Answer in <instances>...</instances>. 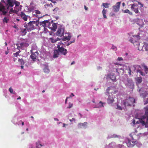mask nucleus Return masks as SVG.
Here are the masks:
<instances>
[{"label":"nucleus","instance_id":"8","mask_svg":"<svg viewBox=\"0 0 148 148\" xmlns=\"http://www.w3.org/2000/svg\"><path fill=\"white\" fill-rule=\"evenodd\" d=\"M121 2H117L115 5L112 6V8L114 10V12H117L119 11V8L120 5L121 4Z\"/></svg>","mask_w":148,"mask_h":148},{"label":"nucleus","instance_id":"24","mask_svg":"<svg viewBox=\"0 0 148 148\" xmlns=\"http://www.w3.org/2000/svg\"><path fill=\"white\" fill-rule=\"evenodd\" d=\"M45 73H48L49 72V70L48 68V66L45 65V67L43 69Z\"/></svg>","mask_w":148,"mask_h":148},{"label":"nucleus","instance_id":"53","mask_svg":"<svg viewBox=\"0 0 148 148\" xmlns=\"http://www.w3.org/2000/svg\"><path fill=\"white\" fill-rule=\"evenodd\" d=\"M8 53H9V52L8 51H5V54L6 55H7L8 54Z\"/></svg>","mask_w":148,"mask_h":148},{"label":"nucleus","instance_id":"39","mask_svg":"<svg viewBox=\"0 0 148 148\" xmlns=\"http://www.w3.org/2000/svg\"><path fill=\"white\" fill-rule=\"evenodd\" d=\"M18 45H19L18 44H16V46H17V49H18V50H19V51L20 50H19L20 49H23L22 47L21 46V45L18 46Z\"/></svg>","mask_w":148,"mask_h":148},{"label":"nucleus","instance_id":"32","mask_svg":"<svg viewBox=\"0 0 148 148\" xmlns=\"http://www.w3.org/2000/svg\"><path fill=\"white\" fill-rule=\"evenodd\" d=\"M18 62L20 63V64L22 65H23L25 63V62L22 59H19L18 60Z\"/></svg>","mask_w":148,"mask_h":148},{"label":"nucleus","instance_id":"17","mask_svg":"<svg viewBox=\"0 0 148 148\" xmlns=\"http://www.w3.org/2000/svg\"><path fill=\"white\" fill-rule=\"evenodd\" d=\"M114 101V100L112 97L109 96L108 98L107 99L108 103L109 104L112 103Z\"/></svg>","mask_w":148,"mask_h":148},{"label":"nucleus","instance_id":"45","mask_svg":"<svg viewBox=\"0 0 148 148\" xmlns=\"http://www.w3.org/2000/svg\"><path fill=\"white\" fill-rule=\"evenodd\" d=\"M71 97V95H70L69 96V97H67L66 98V99L65 100V104L66 103H67V99L70 98V97Z\"/></svg>","mask_w":148,"mask_h":148},{"label":"nucleus","instance_id":"63","mask_svg":"<svg viewBox=\"0 0 148 148\" xmlns=\"http://www.w3.org/2000/svg\"><path fill=\"white\" fill-rule=\"evenodd\" d=\"M21 99V98L20 97H19L17 99Z\"/></svg>","mask_w":148,"mask_h":148},{"label":"nucleus","instance_id":"16","mask_svg":"<svg viewBox=\"0 0 148 148\" xmlns=\"http://www.w3.org/2000/svg\"><path fill=\"white\" fill-rule=\"evenodd\" d=\"M21 17L25 21H26L27 19V16L25 13L22 12L21 14Z\"/></svg>","mask_w":148,"mask_h":148},{"label":"nucleus","instance_id":"31","mask_svg":"<svg viewBox=\"0 0 148 148\" xmlns=\"http://www.w3.org/2000/svg\"><path fill=\"white\" fill-rule=\"evenodd\" d=\"M21 51L19 50V51L16 52V53H14L13 54L14 56L17 57L18 56H20L19 53Z\"/></svg>","mask_w":148,"mask_h":148},{"label":"nucleus","instance_id":"1","mask_svg":"<svg viewBox=\"0 0 148 148\" xmlns=\"http://www.w3.org/2000/svg\"><path fill=\"white\" fill-rule=\"evenodd\" d=\"M14 4L12 0H7L6 3L3 0L1 1L0 3V11L2 12V14L4 15L8 12L9 7H12Z\"/></svg>","mask_w":148,"mask_h":148},{"label":"nucleus","instance_id":"58","mask_svg":"<svg viewBox=\"0 0 148 148\" xmlns=\"http://www.w3.org/2000/svg\"><path fill=\"white\" fill-rule=\"evenodd\" d=\"M79 114L80 115L81 117L82 118V115L80 113H79Z\"/></svg>","mask_w":148,"mask_h":148},{"label":"nucleus","instance_id":"3","mask_svg":"<svg viewBox=\"0 0 148 148\" xmlns=\"http://www.w3.org/2000/svg\"><path fill=\"white\" fill-rule=\"evenodd\" d=\"M144 109L145 110V114L141 119L136 121V123H140L142 125H145L146 127L148 124V106L145 107Z\"/></svg>","mask_w":148,"mask_h":148},{"label":"nucleus","instance_id":"12","mask_svg":"<svg viewBox=\"0 0 148 148\" xmlns=\"http://www.w3.org/2000/svg\"><path fill=\"white\" fill-rule=\"evenodd\" d=\"M127 145L128 147H132L136 143V141H131L129 139H127Z\"/></svg>","mask_w":148,"mask_h":148},{"label":"nucleus","instance_id":"22","mask_svg":"<svg viewBox=\"0 0 148 148\" xmlns=\"http://www.w3.org/2000/svg\"><path fill=\"white\" fill-rule=\"evenodd\" d=\"M88 123L87 122H84V123H80L78 124V126L80 127H81V126L85 127L86 126Z\"/></svg>","mask_w":148,"mask_h":148},{"label":"nucleus","instance_id":"13","mask_svg":"<svg viewBox=\"0 0 148 148\" xmlns=\"http://www.w3.org/2000/svg\"><path fill=\"white\" fill-rule=\"evenodd\" d=\"M141 66L144 70L145 74H148V67L145 64L143 63L141 64Z\"/></svg>","mask_w":148,"mask_h":148},{"label":"nucleus","instance_id":"5","mask_svg":"<svg viewBox=\"0 0 148 148\" xmlns=\"http://www.w3.org/2000/svg\"><path fill=\"white\" fill-rule=\"evenodd\" d=\"M35 25L38 26V22L37 21H32L29 22L27 24H24V27L27 29V31L32 30L34 29Z\"/></svg>","mask_w":148,"mask_h":148},{"label":"nucleus","instance_id":"42","mask_svg":"<svg viewBox=\"0 0 148 148\" xmlns=\"http://www.w3.org/2000/svg\"><path fill=\"white\" fill-rule=\"evenodd\" d=\"M112 49L113 50H117V48L116 46H114L113 45H112Z\"/></svg>","mask_w":148,"mask_h":148},{"label":"nucleus","instance_id":"49","mask_svg":"<svg viewBox=\"0 0 148 148\" xmlns=\"http://www.w3.org/2000/svg\"><path fill=\"white\" fill-rule=\"evenodd\" d=\"M131 69L130 68H129V72H128V73H129V75H131Z\"/></svg>","mask_w":148,"mask_h":148},{"label":"nucleus","instance_id":"19","mask_svg":"<svg viewBox=\"0 0 148 148\" xmlns=\"http://www.w3.org/2000/svg\"><path fill=\"white\" fill-rule=\"evenodd\" d=\"M59 52L58 50H56L54 51V54L53 55V57L56 58L58 57L59 55Z\"/></svg>","mask_w":148,"mask_h":148},{"label":"nucleus","instance_id":"51","mask_svg":"<svg viewBox=\"0 0 148 148\" xmlns=\"http://www.w3.org/2000/svg\"><path fill=\"white\" fill-rule=\"evenodd\" d=\"M56 41L57 42V41H59V40H60V38L57 37V38H56Z\"/></svg>","mask_w":148,"mask_h":148},{"label":"nucleus","instance_id":"48","mask_svg":"<svg viewBox=\"0 0 148 148\" xmlns=\"http://www.w3.org/2000/svg\"><path fill=\"white\" fill-rule=\"evenodd\" d=\"M138 3L140 5H141V6L142 7H143V5H144L143 4L141 3H140V2H138Z\"/></svg>","mask_w":148,"mask_h":148},{"label":"nucleus","instance_id":"55","mask_svg":"<svg viewBox=\"0 0 148 148\" xmlns=\"http://www.w3.org/2000/svg\"><path fill=\"white\" fill-rule=\"evenodd\" d=\"M84 8L86 10H88L87 8L85 5H84Z\"/></svg>","mask_w":148,"mask_h":148},{"label":"nucleus","instance_id":"54","mask_svg":"<svg viewBox=\"0 0 148 148\" xmlns=\"http://www.w3.org/2000/svg\"><path fill=\"white\" fill-rule=\"evenodd\" d=\"M75 63V62L74 61H73L71 64V65L74 64Z\"/></svg>","mask_w":148,"mask_h":148},{"label":"nucleus","instance_id":"50","mask_svg":"<svg viewBox=\"0 0 148 148\" xmlns=\"http://www.w3.org/2000/svg\"><path fill=\"white\" fill-rule=\"evenodd\" d=\"M99 103L101 104V107H103V103L102 101H100L99 102Z\"/></svg>","mask_w":148,"mask_h":148},{"label":"nucleus","instance_id":"41","mask_svg":"<svg viewBox=\"0 0 148 148\" xmlns=\"http://www.w3.org/2000/svg\"><path fill=\"white\" fill-rule=\"evenodd\" d=\"M35 13L36 14H40V12L38 10H35Z\"/></svg>","mask_w":148,"mask_h":148},{"label":"nucleus","instance_id":"61","mask_svg":"<svg viewBox=\"0 0 148 148\" xmlns=\"http://www.w3.org/2000/svg\"><path fill=\"white\" fill-rule=\"evenodd\" d=\"M17 59H15V58H14V62H15L16 60Z\"/></svg>","mask_w":148,"mask_h":148},{"label":"nucleus","instance_id":"40","mask_svg":"<svg viewBox=\"0 0 148 148\" xmlns=\"http://www.w3.org/2000/svg\"><path fill=\"white\" fill-rule=\"evenodd\" d=\"M15 4V6H18L19 5H20V3L17 1H15L14 2Z\"/></svg>","mask_w":148,"mask_h":148},{"label":"nucleus","instance_id":"33","mask_svg":"<svg viewBox=\"0 0 148 148\" xmlns=\"http://www.w3.org/2000/svg\"><path fill=\"white\" fill-rule=\"evenodd\" d=\"M143 45H141L138 46L137 47H136L139 50L141 51L143 49Z\"/></svg>","mask_w":148,"mask_h":148},{"label":"nucleus","instance_id":"52","mask_svg":"<svg viewBox=\"0 0 148 148\" xmlns=\"http://www.w3.org/2000/svg\"><path fill=\"white\" fill-rule=\"evenodd\" d=\"M135 122H136V121H135V120H133V121H132V123L133 125H134L136 124Z\"/></svg>","mask_w":148,"mask_h":148},{"label":"nucleus","instance_id":"20","mask_svg":"<svg viewBox=\"0 0 148 148\" xmlns=\"http://www.w3.org/2000/svg\"><path fill=\"white\" fill-rule=\"evenodd\" d=\"M42 146L41 144L40 141H38L36 143V148H41V147Z\"/></svg>","mask_w":148,"mask_h":148},{"label":"nucleus","instance_id":"4","mask_svg":"<svg viewBox=\"0 0 148 148\" xmlns=\"http://www.w3.org/2000/svg\"><path fill=\"white\" fill-rule=\"evenodd\" d=\"M135 99L132 97H129L123 101V104L126 108L127 106H134Z\"/></svg>","mask_w":148,"mask_h":148},{"label":"nucleus","instance_id":"43","mask_svg":"<svg viewBox=\"0 0 148 148\" xmlns=\"http://www.w3.org/2000/svg\"><path fill=\"white\" fill-rule=\"evenodd\" d=\"M117 109L118 110H122V107L121 106H119L118 105H117Z\"/></svg>","mask_w":148,"mask_h":148},{"label":"nucleus","instance_id":"28","mask_svg":"<svg viewBox=\"0 0 148 148\" xmlns=\"http://www.w3.org/2000/svg\"><path fill=\"white\" fill-rule=\"evenodd\" d=\"M143 46L145 50L148 51V43H145Z\"/></svg>","mask_w":148,"mask_h":148},{"label":"nucleus","instance_id":"11","mask_svg":"<svg viewBox=\"0 0 148 148\" xmlns=\"http://www.w3.org/2000/svg\"><path fill=\"white\" fill-rule=\"evenodd\" d=\"M38 54L39 53L37 51H36L35 53H34L33 52H31L30 57L33 61H35L36 60L37 58V56Z\"/></svg>","mask_w":148,"mask_h":148},{"label":"nucleus","instance_id":"37","mask_svg":"<svg viewBox=\"0 0 148 148\" xmlns=\"http://www.w3.org/2000/svg\"><path fill=\"white\" fill-rule=\"evenodd\" d=\"M73 106V104L71 103H69V106L67 107L68 108H72Z\"/></svg>","mask_w":148,"mask_h":148},{"label":"nucleus","instance_id":"56","mask_svg":"<svg viewBox=\"0 0 148 148\" xmlns=\"http://www.w3.org/2000/svg\"><path fill=\"white\" fill-rule=\"evenodd\" d=\"M20 122H22V125H24V122H22V121H20Z\"/></svg>","mask_w":148,"mask_h":148},{"label":"nucleus","instance_id":"2","mask_svg":"<svg viewBox=\"0 0 148 148\" xmlns=\"http://www.w3.org/2000/svg\"><path fill=\"white\" fill-rule=\"evenodd\" d=\"M56 34L58 36L62 37L63 36V37L62 39L63 41L69 40L71 37L70 33H65V29L64 28H58Z\"/></svg>","mask_w":148,"mask_h":148},{"label":"nucleus","instance_id":"29","mask_svg":"<svg viewBox=\"0 0 148 148\" xmlns=\"http://www.w3.org/2000/svg\"><path fill=\"white\" fill-rule=\"evenodd\" d=\"M137 83L139 84L141 83L142 81V78L141 77H138L136 79Z\"/></svg>","mask_w":148,"mask_h":148},{"label":"nucleus","instance_id":"36","mask_svg":"<svg viewBox=\"0 0 148 148\" xmlns=\"http://www.w3.org/2000/svg\"><path fill=\"white\" fill-rule=\"evenodd\" d=\"M9 90L11 93L14 94L15 93V92H13V90L11 88V87L9 88Z\"/></svg>","mask_w":148,"mask_h":148},{"label":"nucleus","instance_id":"57","mask_svg":"<svg viewBox=\"0 0 148 148\" xmlns=\"http://www.w3.org/2000/svg\"><path fill=\"white\" fill-rule=\"evenodd\" d=\"M125 3L123 2L122 4V5L123 6H124L125 5Z\"/></svg>","mask_w":148,"mask_h":148},{"label":"nucleus","instance_id":"6","mask_svg":"<svg viewBox=\"0 0 148 148\" xmlns=\"http://www.w3.org/2000/svg\"><path fill=\"white\" fill-rule=\"evenodd\" d=\"M63 44L61 41H60L57 45V48L59 52L61 54L66 55L67 53V51L66 49L63 47Z\"/></svg>","mask_w":148,"mask_h":148},{"label":"nucleus","instance_id":"34","mask_svg":"<svg viewBox=\"0 0 148 148\" xmlns=\"http://www.w3.org/2000/svg\"><path fill=\"white\" fill-rule=\"evenodd\" d=\"M109 4L108 3H103V6L105 8H108V5Z\"/></svg>","mask_w":148,"mask_h":148},{"label":"nucleus","instance_id":"18","mask_svg":"<svg viewBox=\"0 0 148 148\" xmlns=\"http://www.w3.org/2000/svg\"><path fill=\"white\" fill-rule=\"evenodd\" d=\"M22 47V48L25 47H27L29 46V44L27 42H23L19 44Z\"/></svg>","mask_w":148,"mask_h":148},{"label":"nucleus","instance_id":"23","mask_svg":"<svg viewBox=\"0 0 148 148\" xmlns=\"http://www.w3.org/2000/svg\"><path fill=\"white\" fill-rule=\"evenodd\" d=\"M27 29L26 28H22L21 32L22 33L23 35H25L27 33Z\"/></svg>","mask_w":148,"mask_h":148},{"label":"nucleus","instance_id":"59","mask_svg":"<svg viewBox=\"0 0 148 148\" xmlns=\"http://www.w3.org/2000/svg\"><path fill=\"white\" fill-rule=\"evenodd\" d=\"M109 89H107V93L108 94H109V93L108 92L109 91Z\"/></svg>","mask_w":148,"mask_h":148},{"label":"nucleus","instance_id":"46","mask_svg":"<svg viewBox=\"0 0 148 148\" xmlns=\"http://www.w3.org/2000/svg\"><path fill=\"white\" fill-rule=\"evenodd\" d=\"M119 61H121L123 60V58L122 57H118L117 59Z\"/></svg>","mask_w":148,"mask_h":148},{"label":"nucleus","instance_id":"25","mask_svg":"<svg viewBox=\"0 0 148 148\" xmlns=\"http://www.w3.org/2000/svg\"><path fill=\"white\" fill-rule=\"evenodd\" d=\"M122 11L123 12L125 13H128L130 15H132V12H130L128 9H127L125 10H123Z\"/></svg>","mask_w":148,"mask_h":148},{"label":"nucleus","instance_id":"9","mask_svg":"<svg viewBox=\"0 0 148 148\" xmlns=\"http://www.w3.org/2000/svg\"><path fill=\"white\" fill-rule=\"evenodd\" d=\"M135 66V68L137 69L136 72L137 73H139L142 76L145 75V73L141 70V68L140 66L137 65Z\"/></svg>","mask_w":148,"mask_h":148},{"label":"nucleus","instance_id":"10","mask_svg":"<svg viewBox=\"0 0 148 148\" xmlns=\"http://www.w3.org/2000/svg\"><path fill=\"white\" fill-rule=\"evenodd\" d=\"M49 21L48 20H45L40 23L38 22V26L39 25L40 26L42 25L43 27L44 28H45V27L47 26V24H49Z\"/></svg>","mask_w":148,"mask_h":148},{"label":"nucleus","instance_id":"7","mask_svg":"<svg viewBox=\"0 0 148 148\" xmlns=\"http://www.w3.org/2000/svg\"><path fill=\"white\" fill-rule=\"evenodd\" d=\"M133 36L134 38L136 37V38L137 40H134V39L132 38L129 41L133 43L134 45L136 46V47H137L138 46L140 45V43L137 40H138L140 38V36L138 35H133Z\"/></svg>","mask_w":148,"mask_h":148},{"label":"nucleus","instance_id":"14","mask_svg":"<svg viewBox=\"0 0 148 148\" xmlns=\"http://www.w3.org/2000/svg\"><path fill=\"white\" fill-rule=\"evenodd\" d=\"M131 8L132 10L134 11L136 13H137L138 12V8H135V5L134 4H131Z\"/></svg>","mask_w":148,"mask_h":148},{"label":"nucleus","instance_id":"35","mask_svg":"<svg viewBox=\"0 0 148 148\" xmlns=\"http://www.w3.org/2000/svg\"><path fill=\"white\" fill-rule=\"evenodd\" d=\"M50 39L51 42L53 43H55L56 42V39H54L53 38H50Z\"/></svg>","mask_w":148,"mask_h":148},{"label":"nucleus","instance_id":"30","mask_svg":"<svg viewBox=\"0 0 148 148\" xmlns=\"http://www.w3.org/2000/svg\"><path fill=\"white\" fill-rule=\"evenodd\" d=\"M9 20L8 18L6 17H4L3 18V22L4 23H7L8 21H9Z\"/></svg>","mask_w":148,"mask_h":148},{"label":"nucleus","instance_id":"38","mask_svg":"<svg viewBox=\"0 0 148 148\" xmlns=\"http://www.w3.org/2000/svg\"><path fill=\"white\" fill-rule=\"evenodd\" d=\"M75 42V39H74L73 41H71L68 42L66 45L67 46H69V45H70V44L72 43H74Z\"/></svg>","mask_w":148,"mask_h":148},{"label":"nucleus","instance_id":"44","mask_svg":"<svg viewBox=\"0 0 148 148\" xmlns=\"http://www.w3.org/2000/svg\"><path fill=\"white\" fill-rule=\"evenodd\" d=\"M116 137H118V136L115 134H113V135H112L111 136V138H115Z\"/></svg>","mask_w":148,"mask_h":148},{"label":"nucleus","instance_id":"15","mask_svg":"<svg viewBox=\"0 0 148 148\" xmlns=\"http://www.w3.org/2000/svg\"><path fill=\"white\" fill-rule=\"evenodd\" d=\"M15 8H14V10L13 9V8H11L10 9L9 12V15L10 14H11L12 13H17L19 9H18L17 10H16L15 9Z\"/></svg>","mask_w":148,"mask_h":148},{"label":"nucleus","instance_id":"64","mask_svg":"<svg viewBox=\"0 0 148 148\" xmlns=\"http://www.w3.org/2000/svg\"><path fill=\"white\" fill-rule=\"evenodd\" d=\"M17 7H18V6H15V8H16L15 9H16V10H17V9H19V8H18V9L17 8Z\"/></svg>","mask_w":148,"mask_h":148},{"label":"nucleus","instance_id":"62","mask_svg":"<svg viewBox=\"0 0 148 148\" xmlns=\"http://www.w3.org/2000/svg\"><path fill=\"white\" fill-rule=\"evenodd\" d=\"M13 27H14V28H16H16H17V27L15 25H14V26Z\"/></svg>","mask_w":148,"mask_h":148},{"label":"nucleus","instance_id":"60","mask_svg":"<svg viewBox=\"0 0 148 148\" xmlns=\"http://www.w3.org/2000/svg\"><path fill=\"white\" fill-rule=\"evenodd\" d=\"M21 69H23V65L21 66Z\"/></svg>","mask_w":148,"mask_h":148},{"label":"nucleus","instance_id":"26","mask_svg":"<svg viewBox=\"0 0 148 148\" xmlns=\"http://www.w3.org/2000/svg\"><path fill=\"white\" fill-rule=\"evenodd\" d=\"M110 78L113 81L115 82L116 81V78L115 75H112L110 76Z\"/></svg>","mask_w":148,"mask_h":148},{"label":"nucleus","instance_id":"27","mask_svg":"<svg viewBox=\"0 0 148 148\" xmlns=\"http://www.w3.org/2000/svg\"><path fill=\"white\" fill-rule=\"evenodd\" d=\"M102 13L103 14V18H107V17L106 16V11L104 9L102 11Z\"/></svg>","mask_w":148,"mask_h":148},{"label":"nucleus","instance_id":"47","mask_svg":"<svg viewBox=\"0 0 148 148\" xmlns=\"http://www.w3.org/2000/svg\"><path fill=\"white\" fill-rule=\"evenodd\" d=\"M69 121L70 122H72V121H75V119L74 118H72L71 119L69 120Z\"/></svg>","mask_w":148,"mask_h":148},{"label":"nucleus","instance_id":"21","mask_svg":"<svg viewBox=\"0 0 148 148\" xmlns=\"http://www.w3.org/2000/svg\"><path fill=\"white\" fill-rule=\"evenodd\" d=\"M50 28L53 30L55 31L57 28V26L55 23H53L52 27H50Z\"/></svg>","mask_w":148,"mask_h":148}]
</instances>
